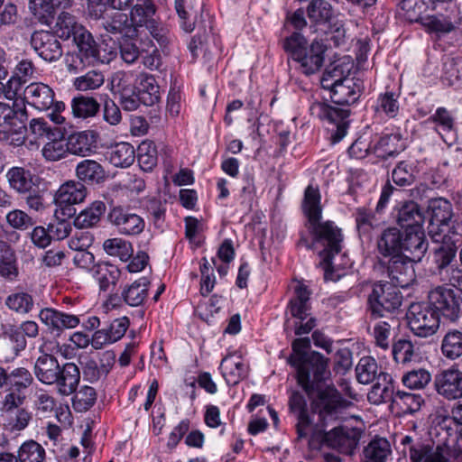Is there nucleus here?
<instances>
[{
  "mask_svg": "<svg viewBox=\"0 0 462 462\" xmlns=\"http://www.w3.org/2000/svg\"><path fill=\"white\" fill-rule=\"evenodd\" d=\"M5 305L16 312L27 313L32 308L33 300L26 292H15L6 298Z\"/></svg>",
  "mask_w": 462,
  "mask_h": 462,
  "instance_id": "774afa93",
  "label": "nucleus"
},
{
  "mask_svg": "<svg viewBox=\"0 0 462 462\" xmlns=\"http://www.w3.org/2000/svg\"><path fill=\"white\" fill-rule=\"evenodd\" d=\"M141 100L145 106H153L161 98L160 88L152 75L142 73L138 77Z\"/></svg>",
  "mask_w": 462,
  "mask_h": 462,
  "instance_id": "37998d69",
  "label": "nucleus"
},
{
  "mask_svg": "<svg viewBox=\"0 0 462 462\" xmlns=\"http://www.w3.org/2000/svg\"><path fill=\"white\" fill-rule=\"evenodd\" d=\"M295 297L290 301V313L293 318L304 320L310 316V295L308 287L298 283L294 288Z\"/></svg>",
  "mask_w": 462,
  "mask_h": 462,
  "instance_id": "c9c22d12",
  "label": "nucleus"
},
{
  "mask_svg": "<svg viewBox=\"0 0 462 462\" xmlns=\"http://www.w3.org/2000/svg\"><path fill=\"white\" fill-rule=\"evenodd\" d=\"M402 445H409L411 462H453L454 450L447 441L435 443L433 440H414L410 436L402 439Z\"/></svg>",
  "mask_w": 462,
  "mask_h": 462,
  "instance_id": "423d86ee",
  "label": "nucleus"
},
{
  "mask_svg": "<svg viewBox=\"0 0 462 462\" xmlns=\"http://www.w3.org/2000/svg\"><path fill=\"white\" fill-rule=\"evenodd\" d=\"M363 435L364 430L361 428L339 425L320 432L319 439L322 447L352 457L358 449Z\"/></svg>",
  "mask_w": 462,
  "mask_h": 462,
  "instance_id": "39448f33",
  "label": "nucleus"
},
{
  "mask_svg": "<svg viewBox=\"0 0 462 462\" xmlns=\"http://www.w3.org/2000/svg\"><path fill=\"white\" fill-rule=\"evenodd\" d=\"M395 393L393 377L387 373H381L368 393L367 398L374 404L389 402L393 403Z\"/></svg>",
  "mask_w": 462,
  "mask_h": 462,
  "instance_id": "c756f323",
  "label": "nucleus"
},
{
  "mask_svg": "<svg viewBox=\"0 0 462 462\" xmlns=\"http://www.w3.org/2000/svg\"><path fill=\"white\" fill-rule=\"evenodd\" d=\"M292 359L291 366L296 370L298 384L310 395L318 389L319 384L329 376L328 359L319 352L310 353L308 359L298 362Z\"/></svg>",
  "mask_w": 462,
  "mask_h": 462,
  "instance_id": "7ed1b4c3",
  "label": "nucleus"
},
{
  "mask_svg": "<svg viewBox=\"0 0 462 462\" xmlns=\"http://www.w3.org/2000/svg\"><path fill=\"white\" fill-rule=\"evenodd\" d=\"M33 382L30 371L24 367L5 369L0 366V388H7L10 391L23 392Z\"/></svg>",
  "mask_w": 462,
  "mask_h": 462,
  "instance_id": "5701e85b",
  "label": "nucleus"
},
{
  "mask_svg": "<svg viewBox=\"0 0 462 462\" xmlns=\"http://www.w3.org/2000/svg\"><path fill=\"white\" fill-rule=\"evenodd\" d=\"M402 301V296L399 289L387 282L374 283L368 296L369 310L374 318L383 317L385 312L397 310Z\"/></svg>",
  "mask_w": 462,
  "mask_h": 462,
  "instance_id": "6e6552de",
  "label": "nucleus"
},
{
  "mask_svg": "<svg viewBox=\"0 0 462 462\" xmlns=\"http://www.w3.org/2000/svg\"><path fill=\"white\" fill-rule=\"evenodd\" d=\"M105 210L106 205L102 201H95L76 217L74 226L79 229L92 227L99 222Z\"/></svg>",
  "mask_w": 462,
  "mask_h": 462,
  "instance_id": "a19ab883",
  "label": "nucleus"
},
{
  "mask_svg": "<svg viewBox=\"0 0 462 462\" xmlns=\"http://www.w3.org/2000/svg\"><path fill=\"white\" fill-rule=\"evenodd\" d=\"M39 318L49 329L58 333L64 329L75 328L79 324V318L78 316L51 308L42 309L39 313Z\"/></svg>",
  "mask_w": 462,
  "mask_h": 462,
  "instance_id": "4be33fe9",
  "label": "nucleus"
},
{
  "mask_svg": "<svg viewBox=\"0 0 462 462\" xmlns=\"http://www.w3.org/2000/svg\"><path fill=\"white\" fill-rule=\"evenodd\" d=\"M108 217L110 222L116 226L118 232L125 236L139 235L145 226L144 220L140 216L121 207L114 208Z\"/></svg>",
  "mask_w": 462,
  "mask_h": 462,
  "instance_id": "f3484780",
  "label": "nucleus"
},
{
  "mask_svg": "<svg viewBox=\"0 0 462 462\" xmlns=\"http://www.w3.org/2000/svg\"><path fill=\"white\" fill-rule=\"evenodd\" d=\"M321 86L330 90L332 101L338 105L355 103L363 88L359 79L344 75V69L340 65H336L333 69L325 71L321 79Z\"/></svg>",
  "mask_w": 462,
  "mask_h": 462,
  "instance_id": "f03ea898",
  "label": "nucleus"
},
{
  "mask_svg": "<svg viewBox=\"0 0 462 462\" xmlns=\"http://www.w3.org/2000/svg\"><path fill=\"white\" fill-rule=\"evenodd\" d=\"M79 52L73 57V62L69 65L70 69L81 70L88 66L109 61L105 56H102L91 33L88 31L81 34L76 41Z\"/></svg>",
  "mask_w": 462,
  "mask_h": 462,
  "instance_id": "ddd939ff",
  "label": "nucleus"
},
{
  "mask_svg": "<svg viewBox=\"0 0 462 462\" xmlns=\"http://www.w3.org/2000/svg\"><path fill=\"white\" fill-rule=\"evenodd\" d=\"M402 381L410 389H423L431 381V374L424 368L413 369L403 374Z\"/></svg>",
  "mask_w": 462,
  "mask_h": 462,
  "instance_id": "e2e57ef3",
  "label": "nucleus"
},
{
  "mask_svg": "<svg viewBox=\"0 0 462 462\" xmlns=\"http://www.w3.org/2000/svg\"><path fill=\"white\" fill-rule=\"evenodd\" d=\"M19 119L22 125L19 129H25L23 121L27 119V111L25 107L15 109L10 105L0 102V125H14V120Z\"/></svg>",
  "mask_w": 462,
  "mask_h": 462,
  "instance_id": "680f3d73",
  "label": "nucleus"
},
{
  "mask_svg": "<svg viewBox=\"0 0 462 462\" xmlns=\"http://www.w3.org/2000/svg\"><path fill=\"white\" fill-rule=\"evenodd\" d=\"M29 10L42 24L50 26L53 23L56 9L50 0H30Z\"/></svg>",
  "mask_w": 462,
  "mask_h": 462,
  "instance_id": "3c124183",
  "label": "nucleus"
},
{
  "mask_svg": "<svg viewBox=\"0 0 462 462\" xmlns=\"http://www.w3.org/2000/svg\"><path fill=\"white\" fill-rule=\"evenodd\" d=\"M26 347L25 337L16 327L10 326L0 335V361L9 363Z\"/></svg>",
  "mask_w": 462,
  "mask_h": 462,
  "instance_id": "6ab92c4d",
  "label": "nucleus"
},
{
  "mask_svg": "<svg viewBox=\"0 0 462 462\" xmlns=\"http://www.w3.org/2000/svg\"><path fill=\"white\" fill-rule=\"evenodd\" d=\"M105 82V76L101 71L90 70L86 74L77 77L73 86L77 90L88 91L99 88Z\"/></svg>",
  "mask_w": 462,
  "mask_h": 462,
  "instance_id": "bf43d9fd",
  "label": "nucleus"
},
{
  "mask_svg": "<svg viewBox=\"0 0 462 462\" xmlns=\"http://www.w3.org/2000/svg\"><path fill=\"white\" fill-rule=\"evenodd\" d=\"M60 366L55 356L42 355L35 362L34 374L41 383L51 385L58 378Z\"/></svg>",
  "mask_w": 462,
  "mask_h": 462,
  "instance_id": "473e14b6",
  "label": "nucleus"
},
{
  "mask_svg": "<svg viewBox=\"0 0 462 462\" xmlns=\"http://www.w3.org/2000/svg\"><path fill=\"white\" fill-rule=\"evenodd\" d=\"M326 45L321 40H314L311 44L302 51L295 61L300 64L301 71L306 75L314 74L323 65Z\"/></svg>",
  "mask_w": 462,
  "mask_h": 462,
  "instance_id": "412c9836",
  "label": "nucleus"
},
{
  "mask_svg": "<svg viewBox=\"0 0 462 462\" xmlns=\"http://www.w3.org/2000/svg\"><path fill=\"white\" fill-rule=\"evenodd\" d=\"M0 275L13 281L18 275L14 254L10 246L0 241Z\"/></svg>",
  "mask_w": 462,
  "mask_h": 462,
  "instance_id": "603ef678",
  "label": "nucleus"
},
{
  "mask_svg": "<svg viewBox=\"0 0 462 462\" xmlns=\"http://www.w3.org/2000/svg\"><path fill=\"white\" fill-rule=\"evenodd\" d=\"M87 196V189L80 181L69 180L62 184L57 190L54 201L60 208L64 216H71L75 213L70 206L84 201Z\"/></svg>",
  "mask_w": 462,
  "mask_h": 462,
  "instance_id": "2eb2a0df",
  "label": "nucleus"
},
{
  "mask_svg": "<svg viewBox=\"0 0 462 462\" xmlns=\"http://www.w3.org/2000/svg\"><path fill=\"white\" fill-rule=\"evenodd\" d=\"M103 26L110 33H121L127 38H132L135 35V30L131 25L128 15L124 13H114L103 23Z\"/></svg>",
  "mask_w": 462,
  "mask_h": 462,
  "instance_id": "a18cd8bd",
  "label": "nucleus"
},
{
  "mask_svg": "<svg viewBox=\"0 0 462 462\" xmlns=\"http://www.w3.org/2000/svg\"><path fill=\"white\" fill-rule=\"evenodd\" d=\"M390 454V443L383 438H377L365 447L361 462H386Z\"/></svg>",
  "mask_w": 462,
  "mask_h": 462,
  "instance_id": "ea45409f",
  "label": "nucleus"
},
{
  "mask_svg": "<svg viewBox=\"0 0 462 462\" xmlns=\"http://www.w3.org/2000/svg\"><path fill=\"white\" fill-rule=\"evenodd\" d=\"M307 14L313 24H325L330 22L333 16V8L326 0H312L308 5Z\"/></svg>",
  "mask_w": 462,
  "mask_h": 462,
  "instance_id": "de8ad7c7",
  "label": "nucleus"
},
{
  "mask_svg": "<svg viewBox=\"0 0 462 462\" xmlns=\"http://www.w3.org/2000/svg\"><path fill=\"white\" fill-rule=\"evenodd\" d=\"M97 393L93 387L83 386L77 392L72 399L75 411L83 412L89 410L96 402Z\"/></svg>",
  "mask_w": 462,
  "mask_h": 462,
  "instance_id": "69168bd1",
  "label": "nucleus"
},
{
  "mask_svg": "<svg viewBox=\"0 0 462 462\" xmlns=\"http://www.w3.org/2000/svg\"><path fill=\"white\" fill-rule=\"evenodd\" d=\"M432 119L438 125L437 131L442 141L446 144H454L457 141V134L454 129V120L449 112L444 107H439L432 116Z\"/></svg>",
  "mask_w": 462,
  "mask_h": 462,
  "instance_id": "4c0bfd02",
  "label": "nucleus"
},
{
  "mask_svg": "<svg viewBox=\"0 0 462 462\" xmlns=\"http://www.w3.org/2000/svg\"><path fill=\"white\" fill-rule=\"evenodd\" d=\"M392 355L397 364L411 363L416 356L414 345L411 340L399 339L393 344Z\"/></svg>",
  "mask_w": 462,
  "mask_h": 462,
  "instance_id": "052dcab7",
  "label": "nucleus"
},
{
  "mask_svg": "<svg viewBox=\"0 0 462 462\" xmlns=\"http://www.w3.org/2000/svg\"><path fill=\"white\" fill-rule=\"evenodd\" d=\"M383 373L374 358L363 356L356 366V379L360 383L367 384L377 380L378 374Z\"/></svg>",
  "mask_w": 462,
  "mask_h": 462,
  "instance_id": "8fccbe9b",
  "label": "nucleus"
},
{
  "mask_svg": "<svg viewBox=\"0 0 462 462\" xmlns=\"http://www.w3.org/2000/svg\"><path fill=\"white\" fill-rule=\"evenodd\" d=\"M434 389L446 400L462 398V370L457 365L439 371L434 376Z\"/></svg>",
  "mask_w": 462,
  "mask_h": 462,
  "instance_id": "4468645a",
  "label": "nucleus"
},
{
  "mask_svg": "<svg viewBox=\"0 0 462 462\" xmlns=\"http://www.w3.org/2000/svg\"><path fill=\"white\" fill-rule=\"evenodd\" d=\"M402 234L397 228L384 230L377 241L379 253L385 257H392V260L402 256Z\"/></svg>",
  "mask_w": 462,
  "mask_h": 462,
  "instance_id": "a878e982",
  "label": "nucleus"
},
{
  "mask_svg": "<svg viewBox=\"0 0 462 462\" xmlns=\"http://www.w3.org/2000/svg\"><path fill=\"white\" fill-rule=\"evenodd\" d=\"M99 146H97L98 148ZM107 151L103 154L108 156L109 162L116 167H128L133 164L135 158L134 146H100Z\"/></svg>",
  "mask_w": 462,
  "mask_h": 462,
  "instance_id": "c03bdc74",
  "label": "nucleus"
},
{
  "mask_svg": "<svg viewBox=\"0 0 462 462\" xmlns=\"http://www.w3.org/2000/svg\"><path fill=\"white\" fill-rule=\"evenodd\" d=\"M406 319L411 331L420 337L434 335L439 327V314L428 302L411 304Z\"/></svg>",
  "mask_w": 462,
  "mask_h": 462,
  "instance_id": "0eeeda50",
  "label": "nucleus"
},
{
  "mask_svg": "<svg viewBox=\"0 0 462 462\" xmlns=\"http://www.w3.org/2000/svg\"><path fill=\"white\" fill-rule=\"evenodd\" d=\"M103 249L107 254L116 256L123 262L129 260L134 252L132 244L119 237L105 240Z\"/></svg>",
  "mask_w": 462,
  "mask_h": 462,
  "instance_id": "5fc2aeb1",
  "label": "nucleus"
},
{
  "mask_svg": "<svg viewBox=\"0 0 462 462\" xmlns=\"http://www.w3.org/2000/svg\"><path fill=\"white\" fill-rule=\"evenodd\" d=\"M320 193L318 188L309 185L304 192L302 209L309 220V229L314 241L324 249L319 253L320 265L324 270L325 280L337 281L341 274L336 273L338 263L336 255L341 251V230L331 221L320 222L322 208Z\"/></svg>",
  "mask_w": 462,
  "mask_h": 462,
  "instance_id": "f257e3e1",
  "label": "nucleus"
},
{
  "mask_svg": "<svg viewBox=\"0 0 462 462\" xmlns=\"http://www.w3.org/2000/svg\"><path fill=\"white\" fill-rule=\"evenodd\" d=\"M93 277L98 282L99 289L106 291L111 285L115 286L119 280L121 272L114 264L99 263L91 268Z\"/></svg>",
  "mask_w": 462,
  "mask_h": 462,
  "instance_id": "e433bc0d",
  "label": "nucleus"
},
{
  "mask_svg": "<svg viewBox=\"0 0 462 462\" xmlns=\"http://www.w3.org/2000/svg\"><path fill=\"white\" fill-rule=\"evenodd\" d=\"M17 459L19 462H44L45 449L38 442L27 440L20 446Z\"/></svg>",
  "mask_w": 462,
  "mask_h": 462,
  "instance_id": "4d7b16f0",
  "label": "nucleus"
},
{
  "mask_svg": "<svg viewBox=\"0 0 462 462\" xmlns=\"http://www.w3.org/2000/svg\"><path fill=\"white\" fill-rule=\"evenodd\" d=\"M289 405L291 411L297 417L296 431L298 439H304L308 436L311 424V420L306 408V400L301 393L294 392L290 397Z\"/></svg>",
  "mask_w": 462,
  "mask_h": 462,
  "instance_id": "7c9ffc66",
  "label": "nucleus"
},
{
  "mask_svg": "<svg viewBox=\"0 0 462 462\" xmlns=\"http://www.w3.org/2000/svg\"><path fill=\"white\" fill-rule=\"evenodd\" d=\"M428 209L430 214V232L434 233L437 241L446 239L453 228L450 202L443 198L433 199L430 200Z\"/></svg>",
  "mask_w": 462,
  "mask_h": 462,
  "instance_id": "9b49d317",
  "label": "nucleus"
},
{
  "mask_svg": "<svg viewBox=\"0 0 462 462\" xmlns=\"http://www.w3.org/2000/svg\"><path fill=\"white\" fill-rule=\"evenodd\" d=\"M396 322V319H391L390 321L381 320L374 324L373 336L376 346L383 350H387L390 347L393 326Z\"/></svg>",
  "mask_w": 462,
  "mask_h": 462,
  "instance_id": "13d9d810",
  "label": "nucleus"
},
{
  "mask_svg": "<svg viewBox=\"0 0 462 462\" xmlns=\"http://www.w3.org/2000/svg\"><path fill=\"white\" fill-rule=\"evenodd\" d=\"M402 257L410 262L421 260L428 249V243L422 227L405 230L402 234Z\"/></svg>",
  "mask_w": 462,
  "mask_h": 462,
  "instance_id": "aec40b11",
  "label": "nucleus"
},
{
  "mask_svg": "<svg viewBox=\"0 0 462 462\" xmlns=\"http://www.w3.org/2000/svg\"><path fill=\"white\" fill-rule=\"evenodd\" d=\"M412 262H406L401 258L391 260L388 273L396 288H408L415 281V271Z\"/></svg>",
  "mask_w": 462,
  "mask_h": 462,
  "instance_id": "cd10ccee",
  "label": "nucleus"
},
{
  "mask_svg": "<svg viewBox=\"0 0 462 462\" xmlns=\"http://www.w3.org/2000/svg\"><path fill=\"white\" fill-rule=\"evenodd\" d=\"M77 176L80 180L98 183L105 178L101 165L94 160H85L77 166Z\"/></svg>",
  "mask_w": 462,
  "mask_h": 462,
  "instance_id": "864d4df0",
  "label": "nucleus"
},
{
  "mask_svg": "<svg viewBox=\"0 0 462 462\" xmlns=\"http://www.w3.org/2000/svg\"><path fill=\"white\" fill-rule=\"evenodd\" d=\"M23 101L39 111L51 109L53 105L55 93L47 84L32 82L23 89Z\"/></svg>",
  "mask_w": 462,
  "mask_h": 462,
  "instance_id": "a211bd4d",
  "label": "nucleus"
},
{
  "mask_svg": "<svg viewBox=\"0 0 462 462\" xmlns=\"http://www.w3.org/2000/svg\"><path fill=\"white\" fill-rule=\"evenodd\" d=\"M155 11L156 9L152 0H137V4L132 7L128 16L133 28L136 31L137 27L148 25V23H152Z\"/></svg>",
  "mask_w": 462,
  "mask_h": 462,
  "instance_id": "58836bf2",
  "label": "nucleus"
},
{
  "mask_svg": "<svg viewBox=\"0 0 462 462\" xmlns=\"http://www.w3.org/2000/svg\"><path fill=\"white\" fill-rule=\"evenodd\" d=\"M57 34L49 31H36L31 37V44L45 61L52 62L62 56V47Z\"/></svg>",
  "mask_w": 462,
  "mask_h": 462,
  "instance_id": "dca6fc26",
  "label": "nucleus"
},
{
  "mask_svg": "<svg viewBox=\"0 0 462 462\" xmlns=\"http://www.w3.org/2000/svg\"><path fill=\"white\" fill-rule=\"evenodd\" d=\"M429 304L446 319L455 321L460 313L462 298L455 290L439 286L429 294Z\"/></svg>",
  "mask_w": 462,
  "mask_h": 462,
  "instance_id": "f8f14e48",
  "label": "nucleus"
},
{
  "mask_svg": "<svg viewBox=\"0 0 462 462\" xmlns=\"http://www.w3.org/2000/svg\"><path fill=\"white\" fill-rule=\"evenodd\" d=\"M440 349L442 355L449 361L461 357L462 332L457 329L448 331L442 338Z\"/></svg>",
  "mask_w": 462,
  "mask_h": 462,
  "instance_id": "79ce46f5",
  "label": "nucleus"
},
{
  "mask_svg": "<svg viewBox=\"0 0 462 462\" xmlns=\"http://www.w3.org/2000/svg\"><path fill=\"white\" fill-rule=\"evenodd\" d=\"M348 402L333 386L318 391L317 396L311 402V409L319 416V424L324 428L342 420Z\"/></svg>",
  "mask_w": 462,
  "mask_h": 462,
  "instance_id": "20e7f679",
  "label": "nucleus"
},
{
  "mask_svg": "<svg viewBox=\"0 0 462 462\" xmlns=\"http://www.w3.org/2000/svg\"><path fill=\"white\" fill-rule=\"evenodd\" d=\"M29 132L35 139H45L48 143H55L65 138L60 127H51L43 118H33L29 123Z\"/></svg>",
  "mask_w": 462,
  "mask_h": 462,
  "instance_id": "f704fd0d",
  "label": "nucleus"
},
{
  "mask_svg": "<svg viewBox=\"0 0 462 462\" xmlns=\"http://www.w3.org/2000/svg\"><path fill=\"white\" fill-rule=\"evenodd\" d=\"M54 382L57 392L62 396H69L74 393L80 381L79 368L74 363H65L60 368Z\"/></svg>",
  "mask_w": 462,
  "mask_h": 462,
  "instance_id": "b1692460",
  "label": "nucleus"
},
{
  "mask_svg": "<svg viewBox=\"0 0 462 462\" xmlns=\"http://www.w3.org/2000/svg\"><path fill=\"white\" fill-rule=\"evenodd\" d=\"M396 220L400 226L405 230H411L421 227L424 215L417 203L407 201L399 208Z\"/></svg>",
  "mask_w": 462,
  "mask_h": 462,
  "instance_id": "72a5a7b5",
  "label": "nucleus"
},
{
  "mask_svg": "<svg viewBox=\"0 0 462 462\" xmlns=\"http://www.w3.org/2000/svg\"><path fill=\"white\" fill-rule=\"evenodd\" d=\"M310 115L322 121H327L332 125L330 131V140L333 143L342 141L346 134L349 116V111L344 108H337L324 102H313L310 107Z\"/></svg>",
  "mask_w": 462,
  "mask_h": 462,
  "instance_id": "1a4fd4ad",
  "label": "nucleus"
},
{
  "mask_svg": "<svg viewBox=\"0 0 462 462\" xmlns=\"http://www.w3.org/2000/svg\"><path fill=\"white\" fill-rule=\"evenodd\" d=\"M56 34L64 40H69L71 37L76 41L81 34L88 32V30L78 22L76 16L67 11L60 12L55 23Z\"/></svg>",
  "mask_w": 462,
  "mask_h": 462,
  "instance_id": "c85d7f7f",
  "label": "nucleus"
},
{
  "mask_svg": "<svg viewBox=\"0 0 462 462\" xmlns=\"http://www.w3.org/2000/svg\"><path fill=\"white\" fill-rule=\"evenodd\" d=\"M10 186L19 193L30 192L34 185L30 171L22 167H14L6 174Z\"/></svg>",
  "mask_w": 462,
  "mask_h": 462,
  "instance_id": "49530a36",
  "label": "nucleus"
},
{
  "mask_svg": "<svg viewBox=\"0 0 462 462\" xmlns=\"http://www.w3.org/2000/svg\"><path fill=\"white\" fill-rule=\"evenodd\" d=\"M220 370L228 385H236L246 377L247 364L240 356L228 355L220 363Z\"/></svg>",
  "mask_w": 462,
  "mask_h": 462,
  "instance_id": "393cba45",
  "label": "nucleus"
},
{
  "mask_svg": "<svg viewBox=\"0 0 462 462\" xmlns=\"http://www.w3.org/2000/svg\"><path fill=\"white\" fill-rule=\"evenodd\" d=\"M423 402V398L420 394L397 391L392 404L404 413H412L420 410Z\"/></svg>",
  "mask_w": 462,
  "mask_h": 462,
  "instance_id": "6e6d98bb",
  "label": "nucleus"
},
{
  "mask_svg": "<svg viewBox=\"0 0 462 462\" xmlns=\"http://www.w3.org/2000/svg\"><path fill=\"white\" fill-rule=\"evenodd\" d=\"M71 109L75 117L86 119L95 116L100 109V105L92 97L79 96L72 99Z\"/></svg>",
  "mask_w": 462,
  "mask_h": 462,
  "instance_id": "09e8293b",
  "label": "nucleus"
},
{
  "mask_svg": "<svg viewBox=\"0 0 462 462\" xmlns=\"http://www.w3.org/2000/svg\"><path fill=\"white\" fill-rule=\"evenodd\" d=\"M442 240L445 241V239ZM455 255L456 248L450 245H447L446 242L435 248L434 263L437 265L439 274L440 276H443L444 273H447V269L449 267V264L454 259Z\"/></svg>",
  "mask_w": 462,
  "mask_h": 462,
  "instance_id": "0e129e2a",
  "label": "nucleus"
},
{
  "mask_svg": "<svg viewBox=\"0 0 462 462\" xmlns=\"http://www.w3.org/2000/svg\"><path fill=\"white\" fill-rule=\"evenodd\" d=\"M151 282L147 277H141L132 283L125 284L121 291V299L131 307L142 306L148 297Z\"/></svg>",
  "mask_w": 462,
  "mask_h": 462,
  "instance_id": "bb28decb",
  "label": "nucleus"
},
{
  "mask_svg": "<svg viewBox=\"0 0 462 462\" xmlns=\"http://www.w3.org/2000/svg\"><path fill=\"white\" fill-rule=\"evenodd\" d=\"M40 152L47 162L61 160L65 158L68 153L82 157L91 154H99L97 151V146H42Z\"/></svg>",
  "mask_w": 462,
  "mask_h": 462,
  "instance_id": "2f4dec72",
  "label": "nucleus"
},
{
  "mask_svg": "<svg viewBox=\"0 0 462 462\" xmlns=\"http://www.w3.org/2000/svg\"><path fill=\"white\" fill-rule=\"evenodd\" d=\"M437 13L423 19V25L430 32L447 34L455 32L462 26V15L456 3L442 5Z\"/></svg>",
  "mask_w": 462,
  "mask_h": 462,
  "instance_id": "9d476101",
  "label": "nucleus"
},
{
  "mask_svg": "<svg viewBox=\"0 0 462 462\" xmlns=\"http://www.w3.org/2000/svg\"><path fill=\"white\" fill-rule=\"evenodd\" d=\"M355 217L358 232L362 235L369 234L379 225L375 215L365 208H358L356 210Z\"/></svg>",
  "mask_w": 462,
  "mask_h": 462,
  "instance_id": "338daca9",
  "label": "nucleus"
}]
</instances>
